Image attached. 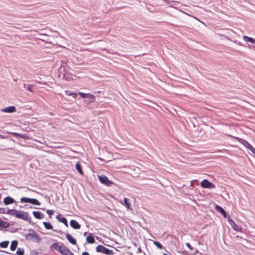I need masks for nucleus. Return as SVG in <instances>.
Listing matches in <instances>:
<instances>
[{
  "label": "nucleus",
  "instance_id": "f257e3e1",
  "mask_svg": "<svg viewBox=\"0 0 255 255\" xmlns=\"http://www.w3.org/2000/svg\"><path fill=\"white\" fill-rule=\"evenodd\" d=\"M96 250L97 252L103 253L107 255H113L114 254V252L112 250L106 248L103 245H98L96 247Z\"/></svg>",
  "mask_w": 255,
  "mask_h": 255
},
{
  "label": "nucleus",
  "instance_id": "f03ea898",
  "mask_svg": "<svg viewBox=\"0 0 255 255\" xmlns=\"http://www.w3.org/2000/svg\"><path fill=\"white\" fill-rule=\"evenodd\" d=\"M21 203H29L33 205H40V202L36 199L22 197L20 199Z\"/></svg>",
  "mask_w": 255,
  "mask_h": 255
},
{
  "label": "nucleus",
  "instance_id": "7ed1b4c3",
  "mask_svg": "<svg viewBox=\"0 0 255 255\" xmlns=\"http://www.w3.org/2000/svg\"><path fill=\"white\" fill-rule=\"evenodd\" d=\"M237 139L241 143L243 144L245 147L248 148L255 154V148L252 146L248 142L243 139L238 137H237Z\"/></svg>",
  "mask_w": 255,
  "mask_h": 255
},
{
  "label": "nucleus",
  "instance_id": "20e7f679",
  "mask_svg": "<svg viewBox=\"0 0 255 255\" xmlns=\"http://www.w3.org/2000/svg\"><path fill=\"white\" fill-rule=\"evenodd\" d=\"M16 218L26 221L30 220V218L28 213L24 212L23 211H18Z\"/></svg>",
  "mask_w": 255,
  "mask_h": 255
},
{
  "label": "nucleus",
  "instance_id": "39448f33",
  "mask_svg": "<svg viewBox=\"0 0 255 255\" xmlns=\"http://www.w3.org/2000/svg\"><path fill=\"white\" fill-rule=\"evenodd\" d=\"M98 178L102 183L108 186H110L113 184V182L109 180L108 177L106 176L103 175H99L98 176Z\"/></svg>",
  "mask_w": 255,
  "mask_h": 255
},
{
  "label": "nucleus",
  "instance_id": "423d86ee",
  "mask_svg": "<svg viewBox=\"0 0 255 255\" xmlns=\"http://www.w3.org/2000/svg\"><path fill=\"white\" fill-rule=\"evenodd\" d=\"M201 186L203 188L208 189H212L215 187V186L213 184L206 179H204L201 182Z\"/></svg>",
  "mask_w": 255,
  "mask_h": 255
},
{
  "label": "nucleus",
  "instance_id": "0eeeda50",
  "mask_svg": "<svg viewBox=\"0 0 255 255\" xmlns=\"http://www.w3.org/2000/svg\"><path fill=\"white\" fill-rule=\"evenodd\" d=\"M64 246V245L61 244L54 243L51 245V248L60 253Z\"/></svg>",
  "mask_w": 255,
  "mask_h": 255
},
{
  "label": "nucleus",
  "instance_id": "6e6552de",
  "mask_svg": "<svg viewBox=\"0 0 255 255\" xmlns=\"http://www.w3.org/2000/svg\"><path fill=\"white\" fill-rule=\"evenodd\" d=\"M228 222L231 226L236 231H241V227L235 224V223L231 219H229Z\"/></svg>",
  "mask_w": 255,
  "mask_h": 255
},
{
  "label": "nucleus",
  "instance_id": "1a4fd4ad",
  "mask_svg": "<svg viewBox=\"0 0 255 255\" xmlns=\"http://www.w3.org/2000/svg\"><path fill=\"white\" fill-rule=\"evenodd\" d=\"M87 99L85 100V102L87 103H93L95 100V97L94 95H92L91 94H87V97L86 98Z\"/></svg>",
  "mask_w": 255,
  "mask_h": 255
},
{
  "label": "nucleus",
  "instance_id": "9d476101",
  "mask_svg": "<svg viewBox=\"0 0 255 255\" xmlns=\"http://www.w3.org/2000/svg\"><path fill=\"white\" fill-rule=\"evenodd\" d=\"M1 111L4 113H11L15 111V108L14 106L7 107L2 109Z\"/></svg>",
  "mask_w": 255,
  "mask_h": 255
},
{
  "label": "nucleus",
  "instance_id": "9b49d317",
  "mask_svg": "<svg viewBox=\"0 0 255 255\" xmlns=\"http://www.w3.org/2000/svg\"><path fill=\"white\" fill-rule=\"evenodd\" d=\"M32 214L34 217L38 219H42L44 217V214L40 211H33Z\"/></svg>",
  "mask_w": 255,
  "mask_h": 255
},
{
  "label": "nucleus",
  "instance_id": "f8f14e48",
  "mask_svg": "<svg viewBox=\"0 0 255 255\" xmlns=\"http://www.w3.org/2000/svg\"><path fill=\"white\" fill-rule=\"evenodd\" d=\"M60 253L63 255H74V254L65 246L63 248Z\"/></svg>",
  "mask_w": 255,
  "mask_h": 255
},
{
  "label": "nucleus",
  "instance_id": "ddd939ff",
  "mask_svg": "<svg viewBox=\"0 0 255 255\" xmlns=\"http://www.w3.org/2000/svg\"><path fill=\"white\" fill-rule=\"evenodd\" d=\"M70 225L75 229H79L80 228V225L76 221L74 220H71Z\"/></svg>",
  "mask_w": 255,
  "mask_h": 255
},
{
  "label": "nucleus",
  "instance_id": "4468645a",
  "mask_svg": "<svg viewBox=\"0 0 255 255\" xmlns=\"http://www.w3.org/2000/svg\"><path fill=\"white\" fill-rule=\"evenodd\" d=\"M18 210H16L14 209H7L6 214L10 215L11 216H15L17 217V215L18 213Z\"/></svg>",
  "mask_w": 255,
  "mask_h": 255
},
{
  "label": "nucleus",
  "instance_id": "2eb2a0df",
  "mask_svg": "<svg viewBox=\"0 0 255 255\" xmlns=\"http://www.w3.org/2000/svg\"><path fill=\"white\" fill-rule=\"evenodd\" d=\"M14 200L13 198L10 197H6L4 199L3 203L5 205H9L14 203Z\"/></svg>",
  "mask_w": 255,
  "mask_h": 255
},
{
  "label": "nucleus",
  "instance_id": "dca6fc26",
  "mask_svg": "<svg viewBox=\"0 0 255 255\" xmlns=\"http://www.w3.org/2000/svg\"><path fill=\"white\" fill-rule=\"evenodd\" d=\"M122 204L124 205L127 209L131 210V205L129 202V199L125 198L124 200V203L122 202Z\"/></svg>",
  "mask_w": 255,
  "mask_h": 255
},
{
  "label": "nucleus",
  "instance_id": "f3484780",
  "mask_svg": "<svg viewBox=\"0 0 255 255\" xmlns=\"http://www.w3.org/2000/svg\"><path fill=\"white\" fill-rule=\"evenodd\" d=\"M215 209L217 211L221 213L224 217H226V213L223 208H222L221 206L217 205L215 206Z\"/></svg>",
  "mask_w": 255,
  "mask_h": 255
},
{
  "label": "nucleus",
  "instance_id": "a211bd4d",
  "mask_svg": "<svg viewBox=\"0 0 255 255\" xmlns=\"http://www.w3.org/2000/svg\"><path fill=\"white\" fill-rule=\"evenodd\" d=\"M66 239L67 240L72 244L75 245L76 243V241L75 239H74L70 234L66 235Z\"/></svg>",
  "mask_w": 255,
  "mask_h": 255
},
{
  "label": "nucleus",
  "instance_id": "6ab92c4d",
  "mask_svg": "<svg viewBox=\"0 0 255 255\" xmlns=\"http://www.w3.org/2000/svg\"><path fill=\"white\" fill-rule=\"evenodd\" d=\"M243 39L244 40V41H245L246 42H250L252 43H255V38L254 39L252 37H248L247 36H246V35H244L243 36Z\"/></svg>",
  "mask_w": 255,
  "mask_h": 255
},
{
  "label": "nucleus",
  "instance_id": "aec40b11",
  "mask_svg": "<svg viewBox=\"0 0 255 255\" xmlns=\"http://www.w3.org/2000/svg\"><path fill=\"white\" fill-rule=\"evenodd\" d=\"M75 168L78 172L81 175H83V172L81 167V165L79 162H78L76 164Z\"/></svg>",
  "mask_w": 255,
  "mask_h": 255
},
{
  "label": "nucleus",
  "instance_id": "412c9836",
  "mask_svg": "<svg viewBox=\"0 0 255 255\" xmlns=\"http://www.w3.org/2000/svg\"><path fill=\"white\" fill-rule=\"evenodd\" d=\"M18 242L17 241H13L11 243L10 250L12 251H14L17 247Z\"/></svg>",
  "mask_w": 255,
  "mask_h": 255
},
{
  "label": "nucleus",
  "instance_id": "4be33fe9",
  "mask_svg": "<svg viewBox=\"0 0 255 255\" xmlns=\"http://www.w3.org/2000/svg\"><path fill=\"white\" fill-rule=\"evenodd\" d=\"M43 224L44 227L47 230L52 229L53 228L52 225L49 222H43Z\"/></svg>",
  "mask_w": 255,
  "mask_h": 255
},
{
  "label": "nucleus",
  "instance_id": "5701e85b",
  "mask_svg": "<svg viewBox=\"0 0 255 255\" xmlns=\"http://www.w3.org/2000/svg\"><path fill=\"white\" fill-rule=\"evenodd\" d=\"M87 242L89 244H93L95 240L92 236H88L86 238Z\"/></svg>",
  "mask_w": 255,
  "mask_h": 255
},
{
  "label": "nucleus",
  "instance_id": "b1692460",
  "mask_svg": "<svg viewBox=\"0 0 255 255\" xmlns=\"http://www.w3.org/2000/svg\"><path fill=\"white\" fill-rule=\"evenodd\" d=\"M8 244H9V242H8V241L2 242L0 243V246L1 248H5L8 246Z\"/></svg>",
  "mask_w": 255,
  "mask_h": 255
},
{
  "label": "nucleus",
  "instance_id": "393cba45",
  "mask_svg": "<svg viewBox=\"0 0 255 255\" xmlns=\"http://www.w3.org/2000/svg\"><path fill=\"white\" fill-rule=\"evenodd\" d=\"M16 254L17 255H23L24 249L21 248H18L16 251Z\"/></svg>",
  "mask_w": 255,
  "mask_h": 255
},
{
  "label": "nucleus",
  "instance_id": "a878e982",
  "mask_svg": "<svg viewBox=\"0 0 255 255\" xmlns=\"http://www.w3.org/2000/svg\"><path fill=\"white\" fill-rule=\"evenodd\" d=\"M59 221L64 224L66 226H68L67 220L65 218L62 217L59 219Z\"/></svg>",
  "mask_w": 255,
  "mask_h": 255
},
{
  "label": "nucleus",
  "instance_id": "bb28decb",
  "mask_svg": "<svg viewBox=\"0 0 255 255\" xmlns=\"http://www.w3.org/2000/svg\"><path fill=\"white\" fill-rule=\"evenodd\" d=\"M65 93L67 95H68V96H73L74 98H75L76 97V94L75 93H72V92H71L69 91H65Z\"/></svg>",
  "mask_w": 255,
  "mask_h": 255
},
{
  "label": "nucleus",
  "instance_id": "cd10ccee",
  "mask_svg": "<svg viewBox=\"0 0 255 255\" xmlns=\"http://www.w3.org/2000/svg\"><path fill=\"white\" fill-rule=\"evenodd\" d=\"M154 244L159 249H162V246L158 242H154Z\"/></svg>",
  "mask_w": 255,
  "mask_h": 255
},
{
  "label": "nucleus",
  "instance_id": "c85d7f7f",
  "mask_svg": "<svg viewBox=\"0 0 255 255\" xmlns=\"http://www.w3.org/2000/svg\"><path fill=\"white\" fill-rule=\"evenodd\" d=\"M46 212H47V214L49 216L50 218L54 214L53 211L51 210H47L46 211Z\"/></svg>",
  "mask_w": 255,
  "mask_h": 255
},
{
  "label": "nucleus",
  "instance_id": "c756f323",
  "mask_svg": "<svg viewBox=\"0 0 255 255\" xmlns=\"http://www.w3.org/2000/svg\"><path fill=\"white\" fill-rule=\"evenodd\" d=\"M78 94L80 95L82 98H86L87 96V94L82 93L80 92L78 93Z\"/></svg>",
  "mask_w": 255,
  "mask_h": 255
},
{
  "label": "nucleus",
  "instance_id": "7c9ffc66",
  "mask_svg": "<svg viewBox=\"0 0 255 255\" xmlns=\"http://www.w3.org/2000/svg\"><path fill=\"white\" fill-rule=\"evenodd\" d=\"M186 245L190 250H193V248L191 247V246L190 245V244L189 243H186Z\"/></svg>",
  "mask_w": 255,
  "mask_h": 255
},
{
  "label": "nucleus",
  "instance_id": "2f4dec72",
  "mask_svg": "<svg viewBox=\"0 0 255 255\" xmlns=\"http://www.w3.org/2000/svg\"><path fill=\"white\" fill-rule=\"evenodd\" d=\"M6 212V211H5V210L4 209H0V213H5Z\"/></svg>",
  "mask_w": 255,
  "mask_h": 255
},
{
  "label": "nucleus",
  "instance_id": "473e14b6",
  "mask_svg": "<svg viewBox=\"0 0 255 255\" xmlns=\"http://www.w3.org/2000/svg\"><path fill=\"white\" fill-rule=\"evenodd\" d=\"M26 89L29 91L32 92L31 86H29L27 88H26Z\"/></svg>",
  "mask_w": 255,
  "mask_h": 255
},
{
  "label": "nucleus",
  "instance_id": "72a5a7b5",
  "mask_svg": "<svg viewBox=\"0 0 255 255\" xmlns=\"http://www.w3.org/2000/svg\"><path fill=\"white\" fill-rule=\"evenodd\" d=\"M141 252H142V250H141V248H138L137 249V253H141Z\"/></svg>",
  "mask_w": 255,
  "mask_h": 255
},
{
  "label": "nucleus",
  "instance_id": "f704fd0d",
  "mask_svg": "<svg viewBox=\"0 0 255 255\" xmlns=\"http://www.w3.org/2000/svg\"><path fill=\"white\" fill-rule=\"evenodd\" d=\"M82 255H89V254L88 252H84L82 253Z\"/></svg>",
  "mask_w": 255,
  "mask_h": 255
},
{
  "label": "nucleus",
  "instance_id": "c9c22d12",
  "mask_svg": "<svg viewBox=\"0 0 255 255\" xmlns=\"http://www.w3.org/2000/svg\"><path fill=\"white\" fill-rule=\"evenodd\" d=\"M3 223H5V222H4L1 220H0V226L3 225Z\"/></svg>",
  "mask_w": 255,
  "mask_h": 255
},
{
  "label": "nucleus",
  "instance_id": "e433bc0d",
  "mask_svg": "<svg viewBox=\"0 0 255 255\" xmlns=\"http://www.w3.org/2000/svg\"><path fill=\"white\" fill-rule=\"evenodd\" d=\"M86 234H87V233H86V232H85V233H84V236H86Z\"/></svg>",
  "mask_w": 255,
  "mask_h": 255
},
{
  "label": "nucleus",
  "instance_id": "4c0bfd02",
  "mask_svg": "<svg viewBox=\"0 0 255 255\" xmlns=\"http://www.w3.org/2000/svg\"><path fill=\"white\" fill-rule=\"evenodd\" d=\"M163 255H167V254H164Z\"/></svg>",
  "mask_w": 255,
  "mask_h": 255
}]
</instances>
